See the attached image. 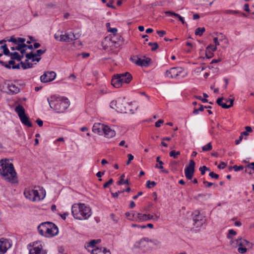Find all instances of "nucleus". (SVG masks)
I'll use <instances>...</instances> for the list:
<instances>
[{"instance_id": "nucleus-1", "label": "nucleus", "mask_w": 254, "mask_h": 254, "mask_svg": "<svg viewBox=\"0 0 254 254\" xmlns=\"http://www.w3.org/2000/svg\"><path fill=\"white\" fill-rule=\"evenodd\" d=\"M0 175L5 181L11 183L18 182L16 173L13 165L6 160L0 161Z\"/></svg>"}, {"instance_id": "nucleus-2", "label": "nucleus", "mask_w": 254, "mask_h": 254, "mask_svg": "<svg viewBox=\"0 0 254 254\" xmlns=\"http://www.w3.org/2000/svg\"><path fill=\"white\" fill-rule=\"evenodd\" d=\"M71 212L74 218L78 220L87 219L92 214L91 208L84 203H81L73 204Z\"/></svg>"}, {"instance_id": "nucleus-3", "label": "nucleus", "mask_w": 254, "mask_h": 254, "mask_svg": "<svg viewBox=\"0 0 254 254\" xmlns=\"http://www.w3.org/2000/svg\"><path fill=\"white\" fill-rule=\"evenodd\" d=\"M50 107L57 113H63L68 107L69 104L67 98L52 96L48 99Z\"/></svg>"}, {"instance_id": "nucleus-4", "label": "nucleus", "mask_w": 254, "mask_h": 254, "mask_svg": "<svg viewBox=\"0 0 254 254\" xmlns=\"http://www.w3.org/2000/svg\"><path fill=\"white\" fill-rule=\"evenodd\" d=\"M38 188L40 192L38 191V190L26 189L24 192L25 197L33 201L43 199L46 195L45 191L40 189V187Z\"/></svg>"}, {"instance_id": "nucleus-5", "label": "nucleus", "mask_w": 254, "mask_h": 254, "mask_svg": "<svg viewBox=\"0 0 254 254\" xmlns=\"http://www.w3.org/2000/svg\"><path fill=\"white\" fill-rule=\"evenodd\" d=\"M15 111L17 113L21 123L24 125L28 127H32V124L29 118L25 114L24 108L21 105H18L15 108Z\"/></svg>"}, {"instance_id": "nucleus-6", "label": "nucleus", "mask_w": 254, "mask_h": 254, "mask_svg": "<svg viewBox=\"0 0 254 254\" xmlns=\"http://www.w3.org/2000/svg\"><path fill=\"white\" fill-rule=\"evenodd\" d=\"M237 245L239 246L238 251L241 254H245L247 249H251L253 246L252 243L242 238L236 240Z\"/></svg>"}, {"instance_id": "nucleus-7", "label": "nucleus", "mask_w": 254, "mask_h": 254, "mask_svg": "<svg viewBox=\"0 0 254 254\" xmlns=\"http://www.w3.org/2000/svg\"><path fill=\"white\" fill-rule=\"evenodd\" d=\"M134 248L140 249L143 253L150 251L152 249V247H151L150 245L149 239L147 238H142L139 242L136 243L134 245Z\"/></svg>"}, {"instance_id": "nucleus-8", "label": "nucleus", "mask_w": 254, "mask_h": 254, "mask_svg": "<svg viewBox=\"0 0 254 254\" xmlns=\"http://www.w3.org/2000/svg\"><path fill=\"white\" fill-rule=\"evenodd\" d=\"M29 246L31 247L29 250V254H47L41 242H35L32 244H29Z\"/></svg>"}, {"instance_id": "nucleus-9", "label": "nucleus", "mask_w": 254, "mask_h": 254, "mask_svg": "<svg viewBox=\"0 0 254 254\" xmlns=\"http://www.w3.org/2000/svg\"><path fill=\"white\" fill-rule=\"evenodd\" d=\"M120 41H116L115 37H111V38L108 39L105 38L104 41L102 42V46L104 50H113L114 48H116V44H119Z\"/></svg>"}, {"instance_id": "nucleus-10", "label": "nucleus", "mask_w": 254, "mask_h": 254, "mask_svg": "<svg viewBox=\"0 0 254 254\" xmlns=\"http://www.w3.org/2000/svg\"><path fill=\"white\" fill-rule=\"evenodd\" d=\"M195 162L193 160H190L189 165L185 169V174L186 178L191 180L195 171Z\"/></svg>"}, {"instance_id": "nucleus-11", "label": "nucleus", "mask_w": 254, "mask_h": 254, "mask_svg": "<svg viewBox=\"0 0 254 254\" xmlns=\"http://www.w3.org/2000/svg\"><path fill=\"white\" fill-rule=\"evenodd\" d=\"M184 69L181 67H175L171 68L169 70L166 71V76L169 78H177L180 75V74L183 71Z\"/></svg>"}, {"instance_id": "nucleus-12", "label": "nucleus", "mask_w": 254, "mask_h": 254, "mask_svg": "<svg viewBox=\"0 0 254 254\" xmlns=\"http://www.w3.org/2000/svg\"><path fill=\"white\" fill-rule=\"evenodd\" d=\"M58 233L59 229L58 227L55 224L50 222L44 236L49 238L53 237L57 235Z\"/></svg>"}, {"instance_id": "nucleus-13", "label": "nucleus", "mask_w": 254, "mask_h": 254, "mask_svg": "<svg viewBox=\"0 0 254 254\" xmlns=\"http://www.w3.org/2000/svg\"><path fill=\"white\" fill-rule=\"evenodd\" d=\"M56 76V73L54 71L45 72L40 77L41 81L43 83H47L53 81Z\"/></svg>"}, {"instance_id": "nucleus-14", "label": "nucleus", "mask_w": 254, "mask_h": 254, "mask_svg": "<svg viewBox=\"0 0 254 254\" xmlns=\"http://www.w3.org/2000/svg\"><path fill=\"white\" fill-rule=\"evenodd\" d=\"M11 246V242L5 239H0V254H5Z\"/></svg>"}, {"instance_id": "nucleus-15", "label": "nucleus", "mask_w": 254, "mask_h": 254, "mask_svg": "<svg viewBox=\"0 0 254 254\" xmlns=\"http://www.w3.org/2000/svg\"><path fill=\"white\" fill-rule=\"evenodd\" d=\"M78 38L77 34H74L73 33H70L60 35V38L59 41L64 42H69L70 41L76 40Z\"/></svg>"}, {"instance_id": "nucleus-16", "label": "nucleus", "mask_w": 254, "mask_h": 254, "mask_svg": "<svg viewBox=\"0 0 254 254\" xmlns=\"http://www.w3.org/2000/svg\"><path fill=\"white\" fill-rule=\"evenodd\" d=\"M5 84L6 85L7 89V91L6 92L8 94H16L20 91V88L12 82L5 83Z\"/></svg>"}, {"instance_id": "nucleus-17", "label": "nucleus", "mask_w": 254, "mask_h": 254, "mask_svg": "<svg viewBox=\"0 0 254 254\" xmlns=\"http://www.w3.org/2000/svg\"><path fill=\"white\" fill-rule=\"evenodd\" d=\"M122 83H129L132 79V76L130 73L126 72L123 73L118 74Z\"/></svg>"}, {"instance_id": "nucleus-18", "label": "nucleus", "mask_w": 254, "mask_h": 254, "mask_svg": "<svg viewBox=\"0 0 254 254\" xmlns=\"http://www.w3.org/2000/svg\"><path fill=\"white\" fill-rule=\"evenodd\" d=\"M46 51V49L44 50H38L36 53L34 54L32 52L27 53L26 54L25 57L26 58V62H28L29 60H31L32 58L36 57H40L42 55L44 54Z\"/></svg>"}, {"instance_id": "nucleus-19", "label": "nucleus", "mask_w": 254, "mask_h": 254, "mask_svg": "<svg viewBox=\"0 0 254 254\" xmlns=\"http://www.w3.org/2000/svg\"><path fill=\"white\" fill-rule=\"evenodd\" d=\"M105 126L104 124L100 123L95 124L92 128V131L99 135H102L105 127Z\"/></svg>"}, {"instance_id": "nucleus-20", "label": "nucleus", "mask_w": 254, "mask_h": 254, "mask_svg": "<svg viewBox=\"0 0 254 254\" xmlns=\"http://www.w3.org/2000/svg\"><path fill=\"white\" fill-rule=\"evenodd\" d=\"M50 223V222H43L38 226V230L41 235L44 236Z\"/></svg>"}, {"instance_id": "nucleus-21", "label": "nucleus", "mask_w": 254, "mask_h": 254, "mask_svg": "<svg viewBox=\"0 0 254 254\" xmlns=\"http://www.w3.org/2000/svg\"><path fill=\"white\" fill-rule=\"evenodd\" d=\"M110 107L113 109H115L116 107V110L118 112L126 113V107H123L119 104L117 105V102L115 101H113L110 103Z\"/></svg>"}, {"instance_id": "nucleus-22", "label": "nucleus", "mask_w": 254, "mask_h": 254, "mask_svg": "<svg viewBox=\"0 0 254 254\" xmlns=\"http://www.w3.org/2000/svg\"><path fill=\"white\" fill-rule=\"evenodd\" d=\"M120 78L121 77H119L118 74H117L114 75L112 79L111 84L115 88H120L122 85Z\"/></svg>"}, {"instance_id": "nucleus-23", "label": "nucleus", "mask_w": 254, "mask_h": 254, "mask_svg": "<svg viewBox=\"0 0 254 254\" xmlns=\"http://www.w3.org/2000/svg\"><path fill=\"white\" fill-rule=\"evenodd\" d=\"M103 134L106 137L111 138L115 136L116 132L114 130L112 129L108 126H105Z\"/></svg>"}, {"instance_id": "nucleus-24", "label": "nucleus", "mask_w": 254, "mask_h": 254, "mask_svg": "<svg viewBox=\"0 0 254 254\" xmlns=\"http://www.w3.org/2000/svg\"><path fill=\"white\" fill-rule=\"evenodd\" d=\"M151 59L149 58H146L144 59H141L138 58L137 61L136 62V65L140 66H147L151 62Z\"/></svg>"}, {"instance_id": "nucleus-25", "label": "nucleus", "mask_w": 254, "mask_h": 254, "mask_svg": "<svg viewBox=\"0 0 254 254\" xmlns=\"http://www.w3.org/2000/svg\"><path fill=\"white\" fill-rule=\"evenodd\" d=\"M92 254H111L109 250H107L106 248L97 247L93 249L91 252Z\"/></svg>"}, {"instance_id": "nucleus-26", "label": "nucleus", "mask_w": 254, "mask_h": 254, "mask_svg": "<svg viewBox=\"0 0 254 254\" xmlns=\"http://www.w3.org/2000/svg\"><path fill=\"white\" fill-rule=\"evenodd\" d=\"M193 221L195 224L196 225V227H199L201 226L203 223V217L199 214H195L193 217Z\"/></svg>"}, {"instance_id": "nucleus-27", "label": "nucleus", "mask_w": 254, "mask_h": 254, "mask_svg": "<svg viewBox=\"0 0 254 254\" xmlns=\"http://www.w3.org/2000/svg\"><path fill=\"white\" fill-rule=\"evenodd\" d=\"M245 172L249 175H252L254 173V162L249 163L245 167Z\"/></svg>"}, {"instance_id": "nucleus-28", "label": "nucleus", "mask_w": 254, "mask_h": 254, "mask_svg": "<svg viewBox=\"0 0 254 254\" xmlns=\"http://www.w3.org/2000/svg\"><path fill=\"white\" fill-rule=\"evenodd\" d=\"M0 64H1L3 66H4L7 68L10 69V68H12V67L10 66V65H14L15 64V61H14V60L11 59V60H10L8 62V64H7L5 62H4L0 60Z\"/></svg>"}, {"instance_id": "nucleus-29", "label": "nucleus", "mask_w": 254, "mask_h": 254, "mask_svg": "<svg viewBox=\"0 0 254 254\" xmlns=\"http://www.w3.org/2000/svg\"><path fill=\"white\" fill-rule=\"evenodd\" d=\"M9 56H10V58L12 60L20 61V55L17 52H10Z\"/></svg>"}, {"instance_id": "nucleus-30", "label": "nucleus", "mask_w": 254, "mask_h": 254, "mask_svg": "<svg viewBox=\"0 0 254 254\" xmlns=\"http://www.w3.org/2000/svg\"><path fill=\"white\" fill-rule=\"evenodd\" d=\"M153 215L150 214H141L140 218V221H146L150 219H153Z\"/></svg>"}, {"instance_id": "nucleus-31", "label": "nucleus", "mask_w": 254, "mask_h": 254, "mask_svg": "<svg viewBox=\"0 0 254 254\" xmlns=\"http://www.w3.org/2000/svg\"><path fill=\"white\" fill-rule=\"evenodd\" d=\"M212 107L209 106H203L202 105H200V107L198 109H194L193 111V113L194 114H197L198 112H202L204 110V108L211 109Z\"/></svg>"}, {"instance_id": "nucleus-32", "label": "nucleus", "mask_w": 254, "mask_h": 254, "mask_svg": "<svg viewBox=\"0 0 254 254\" xmlns=\"http://www.w3.org/2000/svg\"><path fill=\"white\" fill-rule=\"evenodd\" d=\"M125 175L123 174L120 177V181L118 182V185H122L123 184H127L129 185V183L127 179L125 181H124V178H125Z\"/></svg>"}, {"instance_id": "nucleus-33", "label": "nucleus", "mask_w": 254, "mask_h": 254, "mask_svg": "<svg viewBox=\"0 0 254 254\" xmlns=\"http://www.w3.org/2000/svg\"><path fill=\"white\" fill-rule=\"evenodd\" d=\"M115 40H116V41H120L118 45L116 44L117 45H116V47H118L122 45L123 44L124 41V38L121 35H116L115 37Z\"/></svg>"}, {"instance_id": "nucleus-34", "label": "nucleus", "mask_w": 254, "mask_h": 254, "mask_svg": "<svg viewBox=\"0 0 254 254\" xmlns=\"http://www.w3.org/2000/svg\"><path fill=\"white\" fill-rule=\"evenodd\" d=\"M205 31V28L204 27H199L196 29L195 31V34L196 35L201 36L203 33Z\"/></svg>"}, {"instance_id": "nucleus-35", "label": "nucleus", "mask_w": 254, "mask_h": 254, "mask_svg": "<svg viewBox=\"0 0 254 254\" xmlns=\"http://www.w3.org/2000/svg\"><path fill=\"white\" fill-rule=\"evenodd\" d=\"M149 241L151 247H152L153 245L155 246H158L161 244V242L157 239H149Z\"/></svg>"}, {"instance_id": "nucleus-36", "label": "nucleus", "mask_w": 254, "mask_h": 254, "mask_svg": "<svg viewBox=\"0 0 254 254\" xmlns=\"http://www.w3.org/2000/svg\"><path fill=\"white\" fill-rule=\"evenodd\" d=\"M0 48L1 49L3 50L4 55H5L6 56H9V55L10 52H9V50L8 49V48L7 47L6 44H5L1 46L0 47Z\"/></svg>"}, {"instance_id": "nucleus-37", "label": "nucleus", "mask_w": 254, "mask_h": 254, "mask_svg": "<svg viewBox=\"0 0 254 254\" xmlns=\"http://www.w3.org/2000/svg\"><path fill=\"white\" fill-rule=\"evenodd\" d=\"M230 100V105H227L226 104L223 103L221 106L224 109H228L233 106L234 99H229Z\"/></svg>"}, {"instance_id": "nucleus-38", "label": "nucleus", "mask_w": 254, "mask_h": 254, "mask_svg": "<svg viewBox=\"0 0 254 254\" xmlns=\"http://www.w3.org/2000/svg\"><path fill=\"white\" fill-rule=\"evenodd\" d=\"M148 45L152 47L151 50L152 51H155L159 47L157 43H156V42H154V43L149 42L148 43Z\"/></svg>"}, {"instance_id": "nucleus-39", "label": "nucleus", "mask_w": 254, "mask_h": 254, "mask_svg": "<svg viewBox=\"0 0 254 254\" xmlns=\"http://www.w3.org/2000/svg\"><path fill=\"white\" fill-rule=\"evenodd\" d=\"M212 145L210 142L207 143L206 145L202 147V149L203 151H207L212 149Z\"/></svg>"}, {"instance_id": "nucleus-40", "label": "nucleus", "mask_w": 254, "mask_h": 254, "mask_svg": "<svg viewBox=\"0 0 254 254\" xmlns=\"http://www.w3.org/2000/svg\"><path fill=\"white\" fill-rule=\"evenodd\" d=\"M180 154V151H176L175 150L171 151L170 153V156L174 158H176L178 155Z\"/></svg>"}, {"instance_id": "nucleus-41", "label": "nucleus", "mask_w": 254, "mask_h": 254, "mask_svg": "<svg viewBox=\"0 0 254 254\" xmlns=\"http://www.w3.org/2000/svg\"><path fill=\"white\" fill-rule=\"evenodd\" d=\"M141 216V213H133L132 214V217L135 219L136 221H140V218Z\"/></svg>"}, {"instance_id": "nucleus-42", "label": "nucleus", "mask_w": 254, "mask_h": 254, "mask_svg": "<svg viewBox=\"0 0 254 254\" xmlns=\"http://www.w3.org/2000/svg\"><path fill=\"white\" fill-rule=\"evenodd\" d=\"M108 31L113 33L114 36L113 37H115V38L116 35H117V33L118 30H117V29L116 28H111V27H109L108 28Z\"/></svg>"}, {"instance_id": "nucleus-43", "label": "nucleus", "mask_w": 254, "mask_h": 254, "mask_svg": "<svg viewBox=\"0 0 254 254\" xmlns=\"http://www.w3.org/2000/svg\"><path fill=\"white\" fill-rule=\"evenodd\" d=\"M224 13L226 14H239L240 11L238 10H227L224 11Z\"/></svg>"}, {"instance_id": "nucleus-44", "label": "nucleus", "mask_w": 254, "mask_h": 254, "mask_svg": "<svg viewBox=\"0 0 254 254\" xmlns=\"http://www.w3.org/2000/svg\"><path fill=\"white\" fill-rule=\"evenodd\" d=\"M156 183L155 182H154V181L151 182L150 181H148L147 182L146 187L148 189H150L152 187H153L155 186H156Z\"/></svg>"}, {"instance_id": "nucleus-45", "label": "nucleus", "mask_w": 254, "mask_h": 254, "mask_svg": "<svg viewBox=\"0 0 254 254\" xmlns=\"http://www.w3.org/2000/svg\"><path fill=\"white\" fill-rule=\"evenodd\" d=\"M237 234V233L235 231H234L233 229L229 230L228 231V233L227 235V238L229 239H231V235H236Z\"/></svg>"}, {"instance_id": "nucleus-46", "label": "nucleus", "mask_w": 254, "mask_h": 254, "mask_svg": "<svg viewBox=\"0 0 254 254\" xmlns=\"http://www.w3.org/2000/svg\"><path fill=\"white\" fill-rule=\"evenodd\" d=\"M7 41L9 42H13L14 44H18L17 38H15L14 36H11L9 39H7Z\"/></svg>"}, {"instance_id": "nucleus-47", "label": "nucleus", "mask_w": 254, "mask_h": 254, "mask_svg": "<svg viewBox=\"0 0 254 254\" xmlns=\"http://www.w3.org/2000/svg\"><path fill=\"white\" fill-rule=\"evenodd\" d=\"M233 169L235 170V171L238 172V171L243 170L244 168V166H242V165H240L239 166H238L237 165H234V166H233Z\"/></svg>"}, {"instance_id": "nucleus-48", "label": "nucleus", "mask_w": 254, "mask_h": 254, "mask_svg": "<svg viewBox=\"0 0 254 254\" xmlns=\"http://www.w3.org/2000/svg\"><path fill=\"white\" fill-rule=\"evenodd\" d=\"M113 183V179H110L106 183H105L103 185V188H108L110 185H111Z\"/></svg>"}, {"instance_id": "nucleus-49", "label": "nucleus", "mask_w": 254, "mask_h": 254, "mask_svg": "<svg viewBox=\"0 0 254 254\" xmlns=\"http://www.w3.org/2000/svg\"><path fill=\"white\" fill-rule=\"evenodd\" d=\"M127 157H128V160L127 162V165H129L130 164L131 161H132L134 158L133 156L131 154H127Z\"/></svg>"}, {"instance_id": "nucleus-50", "label": "nucleus", "mask_w": 254, "mask_h": 254, "mask_svg": "<svg viewBox=\"0 0 254 254\" xmlns=\"http://www.w3.org/2000/svg\"><path fill=\"white\" fill-rule=\"evenodd\" d=\"M205 56L207 59H210L213 57L214 54L212 52L207 51V50H206L205 52Z\"/></svg>"}, {"instance_id": "nucleus-51", "label": "nucleus", "mask_w": 254, "mask_h": 254, "mask_svg": "<svg viewBox=\"0 0 254 254\" xmlns=\"http://www.w3.org/2000/svg\"><path fill=\"white\" fill-rule=\"evenodd\" d=\"M209 176L211 178H214L215 179H218L219 178V175L218 174H215L213 172H210L209 174Z\"/></svg>"}, {"instance_id": "nucleus-52", "label": "nucleus", "mask_w": 254, "mask_h": 254, "mask_svg": "<svg viewBox=\"0 0 254 254\" xmlns=\"http://www.w3.org/2000/svg\"><path fill=\"white\" fill-rule=\"evenodd\" d=\"M209 49H211L212 51L214 52V51H216V50H217V46H213L212 45H209L206 48L207 50H208Z\"/></svg>"}, {"instance_id": "nucleus-53", "label": "nucleus", "mask_w": 254, "mask_h": 254, "mask_svg": "<svg viewBox=\"0 0 254 254\" xmlns=\"http://www.w3.org/2000/svg\"><path fill=\"white\" fill-rule=\"evenodd\" d=\"M95 244H96L95 241L94 240H92L87 244V247H93Z\"/></svg>"}, {"instance_id": "nucleus-54", "label": "nucleus", "mask_w": 254, "mask_h": 254, "mask_svg": "<svg viewBox=\"0 0 254 254\" xmlns=\"http://www.w3.org/2000/svg\"><path fill=\"white\" fill-rule=\"evenodd\" d=\"M209 132L210 133L213 135V136H215V135H218V132L217 131L214 127H212V129H211L210 131H209Z\"/></svg>"}, {"instance_id": "nucleus-55", "label": "nucleus", "mask_w": 254, "mask_h": 254, "mask_svg": "<svg viewBox=\"0 0 254 254\" xmlns=\"http://www.w3.org/2000/svg\"><path fill=\"white\" fill-rule=\"evenodd\" d=\"M206 169H207V167L205 166H203L199 168V170L201 172V174L202 175H204L205 174Z\"/></svg>"}, {"instance_id": "nucleus-56", "label": "nucleus", "mask_w": 254, "mask_h": 254, "mask_svg": "<svg viewBox=\"0 0 254 254\" xmlns=\"http://www.w3.org/2000/svg\"><path fill=\"white\" fill-rule=\"evenodd\" d=\"M164 123V121L162 120H159L157 122L155 123V127H159L161 126V125Z\"/></svg>"}, {"instance_id": "nucleus-57", "label": "nucleus", "mask_w": 254, "mask_h": 254, "mask_svg": "<svg viewBox=\"0 0 254 254\" xmlns=\"http://www.w3.org/2000/svg\"><path fill=\"white\" fill-rule=\"evenodd\" d=\"M138 57L137 56L131 57L130 59V61L136 64V62L137 61Z\"/></svg>"}, {"instance_id": "nucleus-58", "label": "nucleus", "mask_w": 254, "mask_h": 254, "mask_svg": "<svg viewBox=\"0 0 254 254\" xmlns=\"http://www.w3.org/2000/svg\"><path fill=\"white\" fill-rule=\"evenodd\" d=\"M203 183L204 184L206 185L205 187L206 188H209L213 185V183H210V182H207L206 181H203Z\"/></svg>"}, {"instance_id": "nucleus-59", "label": "nucleus", "mask_w": 254, "mask_h": 254, "mask_svg": "<svg viewBox=\"0 0 254 254\" xmlns=\"http://www.w3.org/2000/svg\"><path fill=\"white\" fill-rule=\"evenodd\" d=\"M214 0H200V2L205 3H209L210 5L212 4Z\"/></svg>"}, {"instance_id": "nucleus-60", "label": "nucleus", "mask_w": 254, "mask_h": 254, "mask_svg": "<svg viewBox=\"0 0 254 254\" xmlns=\"http://www.w3.org/2000/svg\"><path fill=\"white\" fill-rule=\"evenodd\" d=\"M226 166V163L222 162L219 164V165L218 166V168L220 169H224Z\"/></svg>"}, {"instance_id": "nucleus-61", "label": "nucleus", "mask_w": 254, "mask_h": 254, "mask_svg": "<svg viewBox=\"0 0 254 254\" xmlns=\"http://www.w3.org/2000/svg\"><path fill=\"white\" fill-rule=\"evenodd\" d=\"M196 98L197 99H199L200 100H201L202 102L203 103H206L208 102V100L206 98H202L201 96H196Z\"/></svg>"}, {"instance_id": "nucleus-62", "label": "nucleus", "mask_w": 254, "mask_h": 254, "mask_svg": "<svg viewBox=\"0 0 254 254\" xmlns=\"http://www.w3.org/2000/svg\"><path fill=\"white\" fill-rule=\"evenodd\" d=\"M157 33L159 35L160 37H162L166 34V32L164 30L157 31Z\"/></svg>"}, {"instance_id": "nucleus-63", "label": "nucleus", "mask_w": 254, "mask_h": 254, "mask_svg": "<svg viewBox=\"0 0 254 254\" xmlns=\"http://www.w3.org/2000/svg\"><path fill=\"white\" fill-rule=\"evenodd\" d=\"M223 100V98H218L217 101L216 103L218 104V105L220 106H221V104L223 103L222 100Z\"/></svg>"}, {"instance_id": "nucleus-64", "label": "nucleus", "mask_w": 254, "mask_h": 254, "mask_svg": "<svg viewBox=\"0 0 254 254\" xmlns=\"http://www.w3.org/2000/svg\"><path fill=\"white\" fill-rule=\"evenodd\" d=\"M36 122L37 123V124L38 125V126L39 127H42L43 126V121L39 119H37L36 120Z\"/></svg>"}]
</instances>
